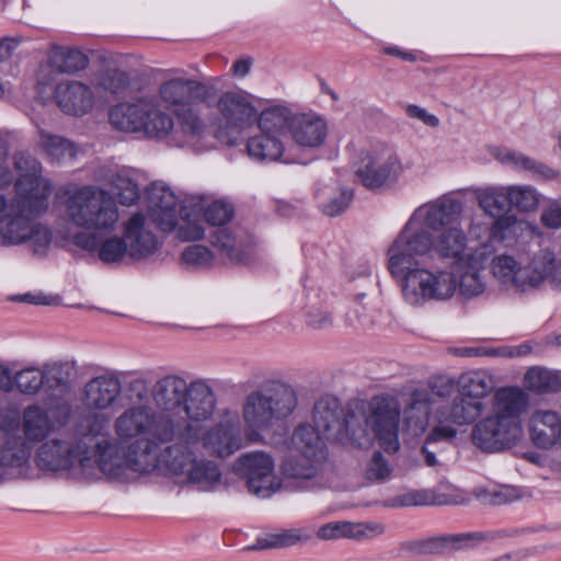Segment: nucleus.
Returning <instances> with one entry per match:
<instances>
[{
    "label": "nucleus",
    "instance_id": "052dcab7",
    "mask_svg": "<svg viewBox=\"0 0 561 561\" xmlns=\"http://www.w3.org/2000/svg\"><path fill=\"white\" fill-rule=\"evenodd\" d=\"M517 497V491L514 488L507 485L488 490L482 494L483 502L492 505L506 504L516 500Z\"/></svg>",
    "mask_w": 561,
    "mask_h": 561
},
{
    "label": "nucleus",
    "instance_id": "f257e3e1",
    "mask_svg": "<svg viewBox=\"0 0 561 561\" xmlns=\"http://www.w3.org/2000/svg\"><path fill=\"white\" fill-rule=\"evenodd\" d=\"M495 385L493 375L484 369L463 371L457 378L432 376L424 387L412 390L409 408L424 410L434 423L428 442L454 439L458 427L474 424L472 443L484 451H500L520 438V414L527 399L517 387H502L493 394L491 413L478 421L485 411L482 400Z\"/></svg>",
    "mask_w": 561,
    "mask_h": 561
},
{
    "label": "nucleus",
    "instance_id": "a19ab883",
    "mask_svg": "<svg viewBox=\"0 0 561 561\" xmlns=\"http://www.w3.org/2000/svg\"><path fill=\"white\" fill-rule=\"evenodd\" d=\"M50 65L59 72L73 73L83 70L88 64V57L77 48L56 47L49 56Z\"/></svg>",
    "mask_w": 561,
    "mask_h": 561
},
{
    "label": "nucleus",
    "instance_id": "37998d69",
    "mask_svg": "<svg viewBox=\"0 0 561 561\" xmlns=\"http://www.w3.org/2000/svg\"><path fill=\"white\" fill-rule=\"evenodd\" d=\"M312 538V529L309 527L288 528L267 535L260 541L261 548H285L298 543H305Z\"/></svg>",
    "mask_w": 561,
    "mask_h": 561
},
{
    "label": "nucleus",
    "instance_id": "8fccbe9b",
    "mask_svg": "<svg viewBox=\"0 0 561 561\" xmlns=\"http://www.w3.org/2000/svg\"><path fill=\"white\" fill-rule=\"evenodd\" d=\"M111 184L117 192L119 202L123 205L130 206L135 204L140 197L137 183L125 172L116 173L112 178Z\"/></svg>",
    "mask_w": 561,
    "mask_h": 561
},
{
    "label": "nucleus",
    "instance_id": "de8ad7c7",
    "mask_svg": "<svg viewBox=\"0 0 561 561\" xmlns=\"http://www.w3.org/2000/svg\"><path fill=\"white\" fill-rule=\"evenodd\" d=\"M18 390L23 394H36L46 386L44 368L36 366L25 367L14 374Z\"/></svg>",
    "mask_w": 561,
    "mask_h": 561
},
{
    "label": "nucleus",
    "instance_id": "338daca9",
    "mask_svg": "<svg viewBox=\"0 0 561 561\" xmlns=\"http://www.w3.org/2000/svg\"><path fill=\"white\" fill-rule=\"evenodd\" d=\"M529 172H531L538 180H554L560 175L557 170L542 162L536 161L535 159L533 160V165L530 167Z\"/></svg>",
    "mask_w": 561,
    "mask_h": 561
},
{
    "label": "nucleus",
    "instance_id": "c756f323",
    "mask_svg": "<svg viewBox=\"0 0 561 561\" xmlns=\"http://www.w3.org/2000/svg\"><path fill=\"white\" fill-rule=\"evenodd\" d=\"M436 232L434 252L442 259L454 260L457 265L461 264V260L468 254L465 253L468 239L461 226H451Z\"/></svg>",
    "mask_w": 561,
    "mask_h": 561
},
{
    "label": "nucleus",
    "instance_id": "f3484780",
    "mask_svg": "<svg viewBox=\"0 0 561 561\" xmlns=\"http://www.w3.org/2000/svg\"><path fill=\"white\" fill-rule=\"evenodd\" d=\"M154 222L142 214H134L124 225L123 236L129 261L140 262L156 253L160 241L153 232Z\"/></svg>",
    "mask_w": 561,
    "mask_h": 561
},
{
    "label": "nucleus",
    "instance_id": "20e7f679",
    "mask_svg": "<svg viewBox=\"0 0 561 561\" xmlns=\"http://www.w3.org/2000/svg\"><path fill=\"white\" fill-rule=\"evenodd\" d=\"M35 462L50 471L67 470L77 463L88 479L103 474L119 482L130 481L128 445L123 449L121 440L111 435L110 417L104 414L82 417L73 439L46 440L37 450Z\"/></svg>",
    "mask_w": 561,
    "mask_h": 561
},
{
    "label": "nucleus",
    "instance_id": "5fc2aeb1",
    "mask_svg": "<svg viewBox=\"0 0 561 561\" xmlns=\"http://www.w3.org/2000/svg\"><path fill=\"white\" fill-rule=\"evenodd\" d=\"M214 260L213 252L202 244L188 245L182 252V261L193 268L210 267Z\"/></svg>",
    "mask_w": 561,
    "mask_h": 561
},
{
    "label": "nucleus",
    "instance_id": "ddd939ff",
    "mask_svg": "<svg viewBox=\"0 0 561 561\" xmlns=\"http://www.w3.org/2000/svg\"><path fill=\"white\" fill-rule=\"evenodd\" d=\"M251 99L249 93L241 90L225 92L217 99V111L221 123L217 133L218 138L224 139V129L241 134L256 122L257 108Z\"/></svg>",
    "mask_w": 561,
    "mask_h": 561
},
{
    "label": "nucleus",
    "instance_id": "603ef678",
    "mask_svg": "<svg viewBox=\"0 0 561 561\" xmlns=\"http://www.w3.org/2000/svg\"><path fill=\"white\" fill-rule=\"evenodd\" d=\"M434 502L433 494L428 490H409L385 502L387 507H408L430 505Z\"/></svg>",
    "mask_w": 561,
    "mask_h": 561
},
{
    "label": "nucleus",
    "instance_id": "6e6d98bb",
    "mask_svg": "<svg viewBox=\"0 0 561 561\" xmlns=\"http://www.w3.org/2000/svg\"><path fill=\"white\" fill-rule=\"evenodd\" d=\"M175 114L184 134L193 137L203 134L205 124L199 114L191 105L178 108Z\"/></svg>",
    "mask_w": 561,
    "mask_h": 561
},
{
    "label": "nucleus",
    "instance_id": "4d7b16f0",
    "mask_svg": "<svg viewBox=\"0 0 561 561\" xmlns=\"http://www.w3.org/2000/svg\"><path fill=\"white\" fill-rule=\"evenodd\" d=\"M99 85L112 93L126 90L129 85L128 75L117 68H107L99 77Z\"/></svg>",
    "mask_w": 561,
    "mask_h": 561
},
{
    "label": "nucleus",
    "instance_id": "c9c22d12",
    "mask_svg": "<svg viewBox=\"0 0 561 561\" xmlns=\"http://www.w3.org/2000/svg\"><path fill=\"white\" fill-rule=\"evenodd\" d=\"M190 206L193 208V213H203L207 224L218 227L229 222L234 211L230 203L216 199L207 204L204 196H192L190 198Z\"/></svg>",
    "mask_w": 561,
    "mask_h": 561
},
{
    "label": "nucleus",
    "instance_id": "e433bc0d",
    "mask_svg": "<svg viewBox=\"0 0 561 561\" xmlns=\"http://www.w3.org/2000/svg\"><path fill=\"white\" fill-rule=\"evenodd\" d=\"M293 116L294 114L288 107L275 105L257 113L256 122L260 131L282 138L286 131H289Z\"/></svg>",
    "mask_w": 561,
    "mask_h": 561
},
{
    "label": "nucleus",
    "instance_id": "7c9ffc66",
    "mask_svg": "<svg viewBox=\"0 0 561 561\" xmlns=\"http://www.w3.org/2000/svg\"><path fill=\"white\" fill-rule=\"evenodd\" d=\"M209 242L218 254L231 262L241 263L250 253L244 241L229 228H216L209 234Z\"/></svg>",
    "mask_w": 561,
    "mask_h": 561
},
{
    "label": "nucleus",
    "instance_id": "ea45409f",
    "mask_svg": "<svg viewBox=\"0 0 561 561\" xmlns=\"http://www.w3.org/2000/svg\"><path fill=\"white\" fill-rule=\"evenodd\" d=\"M43 368L47 389L67 390L77 376V367L70 360L46 363Z\"/></svg>",
    "mask_w": 561,
    "mask_h": 561
},
{
    "label": "nucleus",
    "instance_id": "72a5a7b5",
    "mask_svg": "<svg viewBox=\"0 0 561 561\" xmlns=\"http://www.w3.org/2000/svg\"><path fill=\"white\" fill-rule=\"evenodd\" d=\"M478 206L489 217H499L510 209V185H488L470 188Z\"/></svg>",
    "mask_w": 561,
    "mask_h": 561
},
{
    "label": "nucleus",
    "instance_id": "774afa93",
    "mask_svg": "<svg viewBox=\"0 0 561 561\" xmlns=\"http://www.w3.org/2000/svg\"><path fill=\"white\" fill-rule=\"evenodd\" d=\"M14 386V376H12L10 369L4 365H0V389L10 392Z\"/></svg>",
    "mask_w": 561,
    "mask_h": 561
},
{
    "label": "nucleus",
    "instance_id": "0e129e2a",
    "mask_svg": "<svg viewBox=\"0 0 561 561\" xmlns=\"http://www.w3.org/2000/svg\"><path fill=\"white\" fill-rule=\"evenodd\" d=\"M540 220L542 225L549 229L561 228V206L557 203H552L541 213Z\"/></svg>",
    "mask_w": 561,
    "mask_h": 561
},
{
    "label": "nucleus",
    "instance_id": "5701e85b",
    "mask_svg": "<svg viewBox=\"0 0 561 561\" xmlns=\"http://www.w3.org/2000/svg\"><path fill=\"white\" fill-rule=\"evenodd\" d=\"M58 107L68 115L81 116L94 105L91 88L79 81L59 82L54 90Z\"/></svg>",
    "mask_w": 561,
    "mask_h": 561
},
{
    "label": "nucleus",
    "instance_id": "e2e57ef3",
    "mask_svg": "<svg viewBox=\"0 0 561 561\" xmlns=\"http://www.w3.org/2000/svg\"><path fill=\"white\" fill-rule=\"evenodd\" d=\"M307 325L320 330L329 328L332 324V318L329 311L323 309H313L307 313Z\"/></svg>",
    "mask_w": 561,
    "mask_h": 561
},
{
    "label": "nucleus",
    "instance_id": "7ed1b4c3",
    "mask_svg": "<svg viewBox=\"0 0 561 561\" xmlns=\"http://www.w3.org/2000/svg\"><path fill=\"white\" fill-rule=\"evenodd\" d=\"M14 165L20 172L14 197L8 199L0 193V247L28 243L34 254H45L51 244L53 232L36 219L48 209L51 183L42 176L41 162L28 153H16ZM12 181L5 152L0 148V191Z\"/></svg>",
    "mask_w": 561,
    "mask_h": 561
},
{
    "label": "nucleus",
    "instance_id": "f704fd0d",
    "mask_svg": "<svg viewBox=\"0 0 561 561\" xmlns=\"http://www.w3.org/2000/svg\"><path fill=\"white\" fill-rule=\"evenodd\" d=\"M38 146L51 163H67L78 153L76 144L62 136L39 130Z\"/></svg>",
    "mask_w": 561,
    "mask_h": 561
},
{
    "label": "nucleus",
    "instance_id": "0eeeda50",
    "mask_svg": "<svg viewBox=\"0 0 561 561\" xmlns=\"http://www.w3.org/2000/svg\"><path fill=\"white\" fill-rule=\"evenodd\" d=\"M400 405L392 397H375L370 402V414L363 410H348L342 420L341 437L347 438L354 446H366L371 430L386 451L394 453L399 449L398 426Z\"/></svg>",
    "mask_w": 561,
    "mask_h": 561
},
{
    "label": "nucleus",
    "instance_id": "864d4df0",
    "mask_svg": "<svg viewBox=\"0 0 561 561\" xmlns=\"http://www.w3.org/2000/svg\"><path fill=\"white\" fill-rule=\"evenodd\" d=\"M218 78H211L206 82L190 79V105L196 102L213 103L217 98Z\"/></svg>",
    "mask_w": 561,
    "mask_h": 561
},
{
    "label": "nucleus",
    "instance_id": "79ce46f5",
    "mask_svg": "<svg viewBox=\"0 0 561 561\" xmlns=\"http://www.w3.org/2000/svg\"><path fill=\"white\" fill-rule=\"evenodd\" d=\"M190 79L173 78L163 82L159 95L167 107L183 108L190 105Z\"/></svg>",
    "mask_w": 561,
    "mask_h": 561
},
{
    "label": "nucleus",
    "instance_id": "4be33fe9",
    "mask_svg": "<svg viewBox=\"0 0 561 561\" xmlns=\"http://www.w3.org/2000/svg\"><path fill=\"white\" fill-rule=\"evenodd\" d=\"M328 124L314 113L294 114L289 134L299 147L316 149L321 147L328 137Z\"/></svg>",
    "mask_w": 561,
    "mask_h": 561
},
{
    "label": "nucleus",
    "instance_id": "423d86ee",
    "mask_svg": "<svg viewBox=\"0 0 561 561\" xmlns=\"http://www.w3.org/2000/svg\"><path fill=\"white\" fill-rule=\"evenodd\" d=\"M413 213L387 251L388 270L411 306L445 302L455 289L454 272L428 268L415 257L434 252V236Z\"/></svg>",
    "mask_w": 561,
    "mask_h": 561
},
{
    "label": "nucleus",
    "instance_id": "f8f14e48",
    "mask_svg": "<svg viewBox=\"0 0 561 561\" xmlns=\"http://www.w3.org/2000/svg\"><path fill=\"white\" fill-rule=\"evenodd\" d=\"M54 430L55 424L48 411L38 404H32L26 407L22 412L21 431L23 435H9L3 445H8L11 440L13 442L10 446L11 456L18 453L20 454V451L25 453L26 470L32 446L45 440Z\"/></svg>",
    "mask_w": 561,
    "mask_h": 561
},
{
    "label": "nucleus",
    "instance_id": "aec40b11",
    "mask_svg": "<svg viewBox=\"0 0 561 561\" xmlns=\"http://www.w3.org/2000/svg\"><path fill=\"white\" fill-rule=\"evenodd\" d=\"M72 243L89 253H96L105 264H118L129 260L124 236L110 237L100 241L94 232L79 231L73 234Z\"/></svg>",
    "mask_w": 561,
    "mask_h": 561
},
{
    "label": "nucleus",
    "instance_id": "dca6fc26",
    "mask_svg": "<svg viewBox=\"0 0 561 561\" xmlns=\"http://www.w3.org/2000/svg\"><path fill=\"white\" fill-rule=\"evenodd\" d=\"M489 260L490 247L486 244H480L468 252L458 265L462 270L459 276L454 273L455 289L446 301L450 300L457 290L466 299L481 296L486 289V283L480 271L488 265Z\"/></svg>",
    "mask_w": 561,
    "mask_h": 561
},
{
    "label": "nucleus",
    "instance_id": "39448f33",
    "mask_svg": "<svg viewBox=\"0 0 561 561\" xmlns=\"http://www.w3.org/2000/svg\"><path fill=\"white\" fill-rule=\"evenodd\" d=\"M199 428L188 424L167 426L160 432L163 443L128 444V474H159L175 479L198 491L209 492L221 482L220 466L211 459L197 456Z\"/></svg>",
    "mask_w": 561,
    "mask_h": 561
},
{
    "label": "nucleus",
    "instance_id": "473e14b6",
    "mask_svg": "<svg viewBox=\"0 0 561 561\" xmlns=\"http://www.w3.org/2000/svg\"><path fill=\"white\" fill-rule=\"evenodd\" d=\"M324 439H327V437L316 425L304 423L295 428L291 436V444L295 450L306 455V457L325 459L327 450Z\"/></svg>",
    "mask_w": 561,
    "mask_h": 561
},
{
    "label": "nucleus",
    "instance_id": "c03bdc74",
    "mask_svg": "<svg viewBox=\"0 0 561 561\" xmlns=\"http://www.w3.org/2000/svg\"><path fill=\"white\" fill-rule=\"evenodd\" d=\"M12 440L0 449V483L21 478L25 473V453L11 456Z\"/></svg>",
    "mask_w": 561,
    "mask_h": 561
},
{
    "label": "nucleus",
    "instance_id": "1a4fd4ad",
    "mask_svg": "<svg viewBox=\"0 0 561 561\" xmlns=\"http://www.w3.org/2000/svg\"><path fill=\"white\" fill-rule=\"evenodd\" d=\"M64 205L67 218L76 226L112 231L118 221V209L113 196L95 185L66 191Z\"/></svg>",
    "mask_w": 561,
    "mask_h": 561
},
{
    "label": "nucleus",
    "instance_id": "412c9836",
    "mask_svg": "<svg viewBox=\"0 0 561 561\" xmlns=\"http://www.w3.org/2000/svg\"><path fill=\"white\" fill-rule=\"evenodd\" d=\"M482 533L444 534L421 539L414 549L422 554H450L477 547L484 540Z\"/></svg>",
    "mask_w": 561,
    "mask_h": 561
},
{
    "label": "nucleus",
    "instance_id": "4468645a",
    "mask_svg": "<svg viewBox=\"0 0 561 561\" xmlns=\"http://www.w3.org/2000/svg\"><path fill=\"white\" fill-rule=\"evenodd\" d=\"M354 168L357 179L370 190L383 186L401 171L399 159L390 150L360 151Z\"/></svg>",
    "mask_w": 561,
    "mask_h": 561
},
{
    "label": "nucleus",
    "instance_id": "c85d7f7f",
    "mask_svg": "<svg viewBox=\"0 0 561 561\" xmlns=\"http://www.w3.org/2000/svg\"><path fill=\"white\" fill-rule=\"evenodd\" d=\"M149 100H139L137 103H121L110 112V122L114 128L124 131L142 130L145 118L149 114Z\"/></svg>",
    "mask_w": 561,
    "mask_h": 561
},
{
    "label": "nucleus",
    "instance_id": "a211bd4d",
    "mask_svg": "<svg viewBox=\"0 0 561 561\" xmlns=\"http://www.w3.org/2000/svg\"><path fill=\"white\" fill-rule=\"evenodd\" d=\"M121 392L122 382L115 373L102 374L89 380L84 385L82 399L85 409L90 411L87 416L113 409Z\"/></svg>",
    "mask_w": 561,
    "mask_h": 561
},
{
    "label": "nucleus",
    "instance_id": "09e8293b",
    "mask_svg": "<svg viewBox=\"0 0 561 561\" xmlns=\"http://www.w3.org/2000/svg\"><path fill=\"white\" fill-rule=\"evenodd\" d=\"M148 115L145 118L142 130L150 137L167 136L173 129V119L167 113L156 108L149 101Z\"/></svg>",
    "mask_w": 561,
    "mask_h": 561
},
{
    "label": "nucleus",
    "instance_id": "13d9d810",
    "mask_svg": "<svg viewBox=\"0 0 561 561\" xmlns=\"http://www.w3.org/2000/svg\"><path fill=\"white\" fill-rule=\"evenodd\" d=\"M353 199V193L343 188L335 192L329 201L321 204V210L324 215L334 217L342 214Z\"/></svg>",
    "mask_w": 561,
    "mask_h": 561
},
{
    "label": "nucleus",
    "instance_id": "6e6552de",
    "mask_svg": "<svg viewBox=\"0 0 561 561\" xmlns=\"http://www.w3.org/2000/svg\"><path fill=\"white\" fill-rule=\"evenodd\" d=\"M298 403L294 388L280 380H265L244 399L242 420L250 439L271 431L291 415Z\"/></svg>",
    "mask_w": 561,
    "mask_h": 561
},
{
    "label": "nucleus",
    "instance_id": "2eb2a0df",
    "mask_svg": "<svg viewBox=\"0 0 561 561\" xmlns=\"http://www.w3.org/2000/svg\"><path fill=\"white\" fill-rule=\"evenodd\" d=\"M463 211V201L456 192H449L419 206L413 214L436 232L451 226H461Z\"/></svg>",
    "mask_w": 561,
    "mask_h": 561
},
{
    "label": "nucleus",
    "instance_id": "9d476101",
    "mask_svg": "<svg viewBox=\"0 0 561 561\" xmlns=\"http://www.w3.org/2000/svg\"><path fill=\"white\" fill-rule=\"evenodd\" d=\"M236 471L245 479L249 491L267 499L280 489V481L274 473V460L263 451L242 455L236 462Z\"/></svg>",
    "mask_w": 561,
    "mask_h": 561
},
{
    "label": "nucleus",
    "instance_id": "a18cd8bd",
    "mask_svg": "<svg viewBox=\"0 0 561 561\" xmlns=\"http://www.w3.org/2000/svg\"><path fill=\"white\" fill-rule=\"evenodd\" d=\"M493 218L494 221L490 228V237L494 241H513L523 231L525 226L524 221L518 220L515 215L507 213Z\"/></svg>",
    "mask_w": 561,
    "mask_h": 561
},
{
    "label": "nucleus",
    "instance_id": "69168bd1",
    "mask_svg": "<svg viewBox=\"0 0 561 561\" xmlns=\"http://www.w3.org/2000/svg\"><path fill=\"white\" fill-rule=\"evenodd\" d=\"M405 113L409 117L419 119L430 127H437L439 125V119L437 116L428 113L425 108L419 105H407Z\"/></svg>",
    "mask_w": 561,
    "mask_h": 561
},
{
    "label": "nucleus",
    "instance_id": "49530a36",
    "mask_svg": "<svg viewBox=\"0 0 561 561\" xmlns=\"http://www.w3.org/2000/svg\"><path fill=\"white\" fill-rule=\"evenodd\" d=\"M541 195L531 185H510V209L528 213L535 210L540 203Z\"/></svg>",
    "mask_w": 561,
    "mask_h": 561
},
{
    "label": "nucleus",
    "instance_id": "bf43d9fd",
    "mask_svg": "<svg viewBox=\"0 0 561 561\" xmlns=\"http://www.w3.org/2000/svg\"><path fill=\"white\" fill-rule=\"evenodd\" d=\"M391 468L380 451H376L370 459L366 476L371 481H383L389 478Z\"/></svg>",
    "mask_w": 561,
    "mask_h": 561
},
{
    "label": "nucleus",
    "instance_id": "bb28decb",
    "mask_svg": "<svg viewBox=\"0 0 561 561\" xmlns=\"http://www.w3.org/2000/svg\"><path fill=\"white\" fill-rule=\"evenodd\" d=\"M247 153L252 160L262 163L291 162L289 158L285 157V146L282 138L262 131L247 140Z\"/></svg>",
    "mask_w": 561,
    "mask_h": 561
},
{
    "label": "nucleus",
    "instance_id": "4c0bfd02",
    "mask_svg": "<svg viewBox=\"0 0 561 561\" xmlns=\"http://www.w3.org/2000/svg\"><path fill=\"white\" fill-rule=\"evenodd\" d=\"M523 383L526 389L539 394L553 393L561 390V376L546 367L533 366L525 373Z\"/></svg>",
    "mask_w": 561,
    "mask_h": 561
},
{
    "label": "nucleus",
    "instance_id": "cd10ccee",
    "mask_svg": "<svg viewBox=\"0 0 561 561\" xmlns=\"http://www.w3.org/2000/svg\"><path fill=\"white\" fill-rule=\"evenodd\" d=\"M383 529V526L377 523L331 522L321 526L317 536L322 540L340 538L360 540L373 535L382 534Z\"/></svg>",
    "mask_w": 561,
    "mask_h": 561
},
{
    "label": "nucleus",
    "instance_id": "6ab92c4d",
    "mask_svg": "<svg viewBox=\"0 0 561 561\" xmlns=\"http://www.w3.org/2000/svg\"><path fill=\"white\" fill-rule=\"evenodd\" d=\"M149 217L164 232L178 226L179 199L173 191L163 183H152L148 191Z\"/></svg>",
    "mask_w": 561,
    "mask_h": 561
},
{
    "label": "nucleus",
    "instance_id": "2f4dec72",
    "mask_svg": "<svg viewBox=\"0 0 561 561\" xmlns=\"http://www.w3.org/2000/svg\"><path fill=\"white\" fill-rule=\"evenodd\" d=\"M554 262L553 252L547 249L539 250L533 255L528 264L524 265L526 293L540 288L547 280L552 285Z\"/></svg>",
    "mask_w": 561,
    "mask_h": 561
},
{
    "label": "nucleus",
    "instance_id": "9b49d317",
    "mask_svg": "<svg viewBox=\"0 0 561 561\" xmlns=\"http://www.w3.org/2000/svg\"><path fill=\"white\" fill-rule=\"evenodd\" d=\"M204 422H196L201 431L198 445L210 456L226 459L243 447V435L237 414L227 415L208 428L204 427Z\"/></svg>",
    "mask_w": 561,
    "mask_h": 561
},
{
    "label": "nucleus",
    "instance_id": "3c124183",
    "mask_svg": "<svg viewBox=\"0 0 561 561\" xmlns=\"http://www.w3.org/2000/svg\"><path fill=\"white\" fill-rule=\"evenodd\" d=\"M186 202L188 203L187 207H191L190 199ZM180 214L182 216V222L178 226L176 237L186 242L201 240L205 234V230L198 220L191 218L194 213L188 214L186 211V205H184L181 207Z\"/></svg>",
    "mask_w": 561,
    "mask_h": 561
},
{
    "label": "nucleus",
    "instance_id": "58836bf2",
    "mask_svg": "<svg viewBox=\"0 0 561 561\" xmlns=\"http://www.w3.org/2000/svg\"><path fill=\"white\" fill-rule=\"evenodd\" d=\"M325 459L318 457H306L299 453L298 456L287 457L282 463V472L296 480H312L321 471Z\"/></svg>",
    "mask_w": 561,
    "mask_h": 561
},
{
    "label": "nucleus",
    "instance_id": "b1692460",
    "mask_svg": "<svg viewBox=\"0 0 561 561\" xmlns=\"http://www.w3.org/2000/svg\"><path fill=\"white\" fill-rule=\"evenodd\" d=\"M530 439L538 448L561 446V415L552 410H536L529 419Z\"/></svg>",
    "mask_w": 561,
    "mask_h": 561
},
{
    "label": "nucleus",
    "instance_id": "a878e982",
    "mask_svg": "<svg viewBox=\"0 0 561 561\" xmlns=\"http://www.w3.org/2000/svg\"><path fill=\"white\" fill-rule=\"evenodd\" d=\"M344 412L336 398L324 397L316 402L312 419L314 425L327 439H339L341 437V424Z\"/></svg>",
    "mask_w": 561,
    "mask_h": 561
},
{
    "label": "nucleus",
    "instance_id": "f03ea898",
    "mask_svg": "<svg viewBox=\"0 0 561 561\" xmlns=\"http://www.w3.org/2000/svg\"><path fill=\"white\" fill-rule=\"evenodd\" d=\"M159 411L147 404L131 405L114 421V432L123 443H163L161 430L170 425L208 421L216 409V397L210 386L201 379L187 382L176 374L160 377L150 390Z\"/></svg>",
    "mask_w": 561,
    "mask_h": 561
},
{
    "label": "nucleus",
    "instance_id": "680f3d73",
    "mask_svg": "<svg viewBox=\"0 0 561 561\" xmlns=\"http://www.w3.org/2000/svg\"><path fill=\"white\" fill-rule=\"evenodd\" d=\"M497 159L505 164H508L520 171H529L533 165V158L525 156L522 152L514 150H504L499 156Z\"/></svg>",
    "mask_w": 561,
    "mask_h": 561
},
{
    "label": "nucleus",
    "instance_id": "393cba45",
    "mask_svg": "<svg viewBox=\"0 0 561 561\" xmlns=\"http://www.w3.org/2000/svg\"><path fill=\"white\" fill-rule=\"evenodd\" d=\"M488 264L492 277L501 287L518 294L526 293L524 265L515 256L506 253L492 256L490 252Z\"/></svg>",
    "mask_w": 561,
    "mask_h": 561
}]
</instances>
